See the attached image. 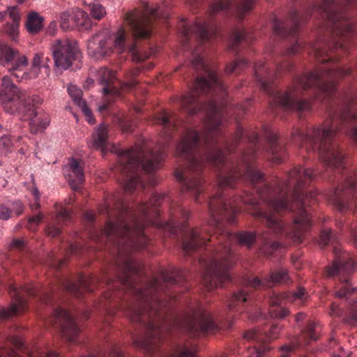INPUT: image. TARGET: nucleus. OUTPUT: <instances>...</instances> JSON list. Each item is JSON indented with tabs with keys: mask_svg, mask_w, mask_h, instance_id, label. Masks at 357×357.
I'll return each mask as SVG.
<instances>
[{
	"mask_svg": "<svg viewBox=\"0 0 357 357\" xmlns=\"http://www.w3.org/2000/svg\"><path fill=\"white\" fill-rule=\"evenodd\" d=\"M336 241V237L332 234L330 229H323L320 235V244L326 246L330 242Z\"/></svg>",
	"mask_w": 357,
	"mask_h": 357,
	"instance_id": "42",
	"label": "nucleus"
},
{
	"mask_svg": "<svg viewBox=\"0 0 357 357\" xmlns=\"http://www.w3.org/2000/svg\"><path fill=\"white\" fill-rule=\"evenodd\" d=\"M69 17H70L69 12H63V13H61L60 20H61V26L63 27H64L65 24L68 23Z\"/></svg>",
	"mask_w": 357,
	"mask_h": 357,
	"instance_id": "58",
	"label": "nucleus"
},
{
	"mask_svg": "<svg viewBox=\"0 0 357 357\" xmlns=\"http://www.w3.org/2000/svg\"><path fill=\"white\" fill-rule=\"evenodd\" d=\"M45 59L44 54L41 52H38L35 54L33 62H32V73L30 75H26L25 73L21 72L26 68L28 63L27 58L24 56H20L17 58V60L13 65L11 70L13 71L12 74L17 78L23 79L24 77L34 78L36 77L40 67L43 66V59ZM45 59H47L45 57Z\"/></svg>",
	"mask_w": 357,
	"mask_h": 357,
	"instance_id": "19",
	"label": "nucleus"
},
{
	"mask_svg": "<svg viewBox=\"0 0 357 357\" xmlns=\"http://www.w3.org/2000/svg\"><path fill=\"white\" fill-rule=\"evenodd\" d=\"M43 220V215L42 214L39 213L36 215H33L29 219V229L34 230L33 227L38 225Z\"/></svg>",
	"mask_w": 357,
	"mask_h": 357,
	"instance_id": "47",
	"label": "nucleus"
},
{
	"mask_svg": "<svg viewBox=\"0 0 357 357\" xmlns=\"http://www.w3.org/2000/svg\"><path fill=\"white\" fill-rule=\"evenodd\" d=\"M10 341L17 348H21L23 346L22 340L18 337H12Z\"/></svg>",
	"mask_w": 357,
	"mask_h": 357,
	"instance_id": "61",
	"label": "nucleus"
},
{
	"mask_svg": "<svg viewBox=\"0 0 357 357\" xmlns=\"http://www.w3.org/2000/svg\"><path fill=\"white\" fill-rule=\"evenodd\" d=\"M251 291L246 289H238L234 292L232 296L228 301V306L230 310L250 301Z\"/></svg>",
	"mask_w": 357,
	"mask_h": 357,
	"instance_id": "28",
	"label": "nucleus"
},
{
	"mask_svg": "<svg viewBox=\"0 0 357 357\" xmlns=\"http://www.w3.org/2000/svg\"><path fill=\"white\" fill-rule=\"evenodd\" d=\"M317 327L318 324L317 323L314 321L310 322L306 329L303 331L301 335L296 337L294 341H292L289 345H284L280 348V351L285 352L280 357H290L288 354L289 351L308 344L309 342L306 340L305 335L309 336L310 340H316L317 335L314 333V331Z\"/></svg>",
	"mask_w": 357,
	"mask_h": 357,
	"instance_id": "23",
	"label": "nucleus"
},
{
	"mask_svg": "<svg viewBox=\"0 0 357 357\" xmlns=\"http://www.w3.org/2000/svg\"><path fill=\"white\" fill-rule=\"evenodd\" d=\"M255 344L249 348L248 357H265L266 352L271 349L269 345H265L258 342H253Z\"/></svg>",
	"mask_w": 357,
	"mask_h": 357,
	"instance_id": "32",
	"label": "nucleus"
},
{
	"mask_svg": "<svg viewBox=\"0 0 357 357\" xmlns=\"http://www.w3.org/2000/svg\"><path fill=\"white\" fill-rule=\"evenodd\" d=\"M251 100L248 99L245 102L237 105L235 107V111L238 112L244 113L247 109L248 107L250 105Z\"/></svg>",
	"mask_w": 357,
	"mask_h": 357,
	"instance_id": "54",
	"label": "nucleus"
},
{
	"mask_svg": "<svg viewBox=\"0 0 357 357\" xmlns=\"http://www.w3.org/2000/svg\"><path fill=\"white\" fill-rule=\"evenodd\" d=\"M351 235L353 244L357 248V227L355 226L351 228Z\"/></svg>",
	"mask_w": 357,
	"mask_h": 357,
	"instance_id": "59",
	"label": "nucleus"
},
{
	"mask_svg": "<svg viewBox=\"0 0 357 357\" xmlns=\"http://www.w3.org/2000/svg\"><path fill=\"white\" fill-rule=\"evenodd\" d=\"M9 293L12 297V302L8 307L1 309L0 312H17L21 310L25 309L26 302L24 295L34 296L37 295L38 291L33 286H26L18 289L12 284L9 287Z\"/></svg>",
	"mask_w": 357,
	"mask_h": 357,
	"instance_id": "18",
	"label": "nucleus"
},
{
	"mask_svg": "<svg viewBox=\"0 0 357 357\" xmlns=\"http://www.w3.org/2000/svg\"><path fill=\"white\" fill-rule=\"evenodd\" d=\"M10 209L2 204L0 205V220H8L10 218Z\"/></svg>",
	"mask_w": 357,
	"mask_h": 357,
	"instance_id": "52",
	"label": "nucleus"
},
{
	"mask_svg": "<svg viewBox=\"0 0 357 357\" xmlns=\"http://www.w3.org/2000/svg\"><path fill=\"white\" fill-rule=\"evenodd\" d=\"M11 211H13L17 216L20 215L24 211V206L22 203L19 201H14L10 203Z\"/></svg>",
	"mask_w": 357,
	"mask_h": 357,
	"instance_id": "44",
	"label": "nucleus"
},
{
	"mask_svg": "<svg viewBox=\"0 0 357 357\" xmlns=\"http://www.w3.org/2000/svg\"><path fill=\"white\" fill-rule=\"evenodd\" d=\"M308 297L307 291L303 287H299L294 292L273 294L270 298V303L273 306H280L287 301L296 305H302L307 300Z\"/></svg>",
	"mask_w": 357,
	"mask_h": 357,
	"instance_id": "22",
	"label": "nucleus"
},
{
	"mask_svg": "<svg viewBox=\"0 0 357 357\" xmlns=\"http://www.w3.org/2000/svg\"><path fill=\"white\" fill-rule=\"evenodd\" d=\"M61 232L60 227L55 225H48L47 228V233L52 237H56L59 235Z\"/></svg>",
	"mask_w": 357,
	"mask_h": 357,
	"instance_id": "53",
	"label": "nucleus"
},
{
	"mask_svg": "<svg viewBox=\"0 0 357 357\" xmlns=\"http://www.w3.org/2000/svg\"><path fill=\"white\" fill-rule=\"evenodd\" d=\"M200 0H186V3L190 6H194L199 3Z\"/></svg>",
	"mask_w": 357,
	"mask_h": 357,
	"instance_id": "63",
	"label": "nucleus"
},
{
	"mask_svg": "<svg viewBox=\"0 0 357 357\" xmlns=\"http://www.w3.org/2000/svg\"><path fill=\"white\" fill-rule=\"evenodd\" d=\"M62 287L65 290L76 296H79L82 290L91 291V288L88 284V280L83 275H80L77 282H72L67 279L63 280Z\"/></svg>",
	"mask_w": 357,
	"mask_h": 357,
	"instance_id": "26",
	"label": "nucleus"
},
{
	"mask_svg": "<svg viewBox=\"0 0 357 357\" xmlns=\"http://www.w3.org/2000/svg\"><path fill=\"white\" fill-rule=\"evenodd\" d=\"M220 328L207 314H193L181 320L173 321L158 319L149 322L145 336L135 339L133 344L138 349L151 352L160 343L167 331L178 328L185 330L193 335H200L213 333Z\"/></svg>",
	"mask_w": 357,
	"mask_h": 357,
	"instance_id": "8",
	"label": "nucleus"
},
{
	"mask_svg": "<svg viewBox=\"0 0 357 357\" xmlns=\"http://www.w3.org/2000/svg\"><path fill=\"white\" fill-rule=\"evenodd\" d=\"M216 33L217 28L210 20L197 21L190 25L183 23L181 28L183 45L188 48L191 38H195L199 43L209 40Z\"/></svg>",
	"mask_w": 357,
	"mask_h": 357,
	"instance_id": "14",
	"label": "nucleus"
},
{
	"mask_svg": "<svg viewBox=\"0 0 357 357\" xmlns=\"http://www.w3.org/2000/svg\"><path fill=\"white\" fill-rule=\"evenodd\" d=\"M68 92L70 96L73 100L75 104L79 107L84 105L86 102L82 99V91L75 85L70 84L68 87Z\"/></svg>",
	"mask_w": 357,
	"mask_h": 357,
	"instance_id": "34",
	"label": "nucleus"
},
{
	"mask_svg": "<svg viewBox=\"0 0 357 357\" xmlns=\"http://www.w3.org/2000/svg\"><path fill=\"white\" fill-rule=\"evenodd\" d=\"M8 15H9L10 17L13 20V22H18L20 19L19 10L17 6H10L8 8Z\"/></svg>",
	"mask_w": 357,
	"mask_h": 357,
	"instance_id": "45",
	"label": "nucleus"
},
{
	"mask_svg": "<svg viewBox=\"0 0 357 357\" xmlns=\"http://www.w3.org/2000/svg\"><path fill=\"white\" fill-rule=\"evenodd\" d=\"M279 331L280 328L277 325L272 326L269 333L267 334H262L255 330H250L244 334L243 338L249 342H258L259 343L268 345L267 342L278 337Z\"/></svg>",
	"mask_w": 357,
	"mask_h": 357,
	"instance_id": "25",
	"label": "nucleus"
},
{
	"mask_svg": "<svg viewBox=\"0 0 357 357\" xmlns=\"http://www.w3.org/2000/svg\"><path fill=\"white\" fill-rule=\"evenodd\" d=\"M109 137L108 126L100 123L93 134L92 147L101 149L105 146Z\"/></svg>",
	"mask_w": 357,
	"mask_h": 357,
	"instance_id": "27",
	"label": "nucleus"
},
{
	"mask_svg": "<svg viewBox=\"0 0 357 357\" xmlns=\"http://www.w3.org/2000/svg\"><path fill=\"white\" fill-rule=\"evenodd\" d=\"M137 46L135 43L130 44L128 47V52L132 54V59L135 61L140 62L144 59L138 54L137 51L136 50Z\"/></svg>",
	"mask_w": 357,
	"mask_h": 357,
	"instance_id": "50",
	"label": "nucleus"
},
{
	"mask_svg": "<svg viewBox=\"0 0 357 357\" xmlns=\"http://www.w3.org/2000/svg\"><path fill=\"white\" fill-rule=\"evenodd\" d=\"M113 122L121 128L123 132H131L132 123L129 119L123 118L121 115L116 114L113 118Z\"/></svg>",
	"mask_w": 357,
	"mask_h": 357,
	"instance_id": "35",
	"label": "nucleus"
},
{
	"mask_svg": "<svg viewBox=\"0 0 357 357\" xmlns=\"http://www.w3.org/2000/svg\"><path fill=\"white\" fill-rule=\"evenodd\" d=\"M348 317L345 319L348 324L352 326H357V314H348Z\"/></svg>",
	"mask_w": 357,
	"mask_h": 357,
	"instance_id": "57",
	"label": "nucleus"
},
{
	"mask_svg": "<svg viewBox=\"0 0 357 357\" xmlns=\"http://www.w3.org/2000/svg\"><path fill=\"white\" fill-rule=\"evenodd\" d=\"M57 29L56 22L52 21L50 22V25L47 29V33L51 36H54L56 33Z\"/></svg>",
	"mask_w": 357,
	"mask_h": 357,
	"instance_id": "56",
	"label": "nucleus"
},
{
	"mask_svg": "<svg viewBox=\"0 0 357 357\" xmlns=\"http://www.w3.org/2000/svg\"><path fill=\"white\" fill-rule=\"evenodd\" d=\"M248 66V61L243 59L241 60L235 61L232 62L231 63H230L229 65H228L226 67L225 70L227 74H230L235 71L241 70L243 68L247 67Z\"/></svg>",
	"mask_w": 357,
	"mask_h": 357,
	"instance_id": "39",
	"label": "nucleus"
},
{
	"mask_svg": "<svg viewBox=\"0 0 357 357\" xmlns=\"http://www.w3.org/2000/svg\"><path fill=\"white\" fill-rule=\"evenodd\" d=\"M255 75L261 88L268 93L275 75L266 67L264 63L259 61L255 65Z\"/></svg>",
	"mask_w": 357,
	"mask_h": 357,
	"instance_id": "24",
	"label": "nucleus"
},
{
	"mask_svg": "<svg viewBox=\"0 0 357 357\" xmlns=\"http://www.w3.org/2000/svg\"><path fill=\"white\" fill-rule=\"evenodd\" d=\"M31 194L34 198V203L30 204V207L32 210L38 209L40 206L39 200H40V193L37 188H33L31 190Z\"/></svg>",
	"mask_w": 357,
	"mask_h": 357,
	"instance_id": "51",
	"label": "nucleus"
},
{
	"mask_svg": "<svg viewBox=\"0 0 357 357\" xmlns=\"http://www.w3.org/2000/svg\"><path fill=\"white\" fill-rule=\"evenodd\" d=\"M90 7V13L91 16L96 20H100L106 15L105 8L98 1L91 3Z\"/></svg>",
	"mask_w": 357,
	"mask_h": 357,
	"instance_id": "37",
	"label": "nucleus"
},
{
	"mask_svg": "<svg viewBox=\"0 0 357 357\" xmlns=\"http://www.w3.org/2000/svg\"><path fill=\"white\" fill-rule=\"evenodd\" d=\"M166 199H169L167 195L155 193L148 203L138 206L135 213L121 204L122 214L118 220L116 222H107L100 234L93 236L96 241L111 243L116 248L120 256L126 257L123 265L119 268L117 280L134 294L139 305L150 310L169 306V301L162 299V293L165 299H174L175 296L171 291H167V289L170 286L181 282L186 276L184 271L171 267L160 270L158 276L146 284H141L137 264L130 257L132 250L146 247L149 238L144 232L146 225L155 226L170 235L176 234L179 231L185 229V226L176 221V213L186 219L190 212L179 205L171 206V219L169 221L162 222L159 219L158 206Z\"/></svg>",
	"mask_w": 357,
	"mask_h": 357,
	"instance_id": "2",
	"label": "nucleus"
},
{
	"mask_svg": "<svg viewBox=\"0 0 357 357\" xmlns=\"http://www.w3.org/2000/svg\"><path fill=\"white\" fill-rule=\"evenodd\" d=\"M226 100H181L182 109L193 115L203 110L206 113V130L200 135L196 130L188 128L176 146V153L185 160L186 167L178 169L175 176L181 185V192L192 195L199 202V195L204 192L202 172L204 164L209 162L222 166L218 176V190L208 202L210 220L202 229H190L185 236L182 248L190 253L212 241H218L206 262L203 283L208 289L222 287L230 280L229 270L235 263L231 243L236 241L241 245L251 248L256 240L252 231L234 234L227 231L222 225V217L231 213L229 221L234 222L238 208L228 201L222 192L224 187H234L243 177L252 184L262 182L264 174L255 169L253 161L259 149V137L252 132L245 134L238 126L234 142L229 143L220 126L226 120Z\"/></svg>",
	"mask_w": 357,
	"mask_h": 357,
	"instance_id": "1",
	"label": "nucleus"
},
{
	"mask_svg": "<svg viewBox=\"0 0 357 357\" xmlns=\"http://www.w3.org/2000/svg\"><path fill=\"white\" fill-rule=\"evenodd\" d=\"M357 142V91L347 92L342 105L337 111L330 112L329 117L307 133L298 129L292 132V140L307 151H317L320 160L327 168L342 174L344 181L328 195L329 202L339 211H353L357 207V173L346 170L344 155L335 142L342 130Z\"/></svg>",
	"mask_w": 357,
	"mask_h": 357,
	"instance_id": "5",
	"label": "nucleus"
},
{
	"mask_svg": "<svg viewBox=\"0 0 357 357\" xmlns=\"http://www.w3.org/2000/svg\"><path fill=\"white\" fill-rule=\"evenodd\" d=\"M79 108L82 109L84 114L85 115L86 121L90 124H94L96 122V120L93 118V116L92 115V112H91V109L88 107L86 103L84 105L80 107Z\"/></svg>",
	"mask_w": 357,
	"mask_h": 357,
	"instance_id": "48",
	"label": "nucleus"
},
{
	"mask_svg": "<svg viewBox=\"0 0 357 357\" xmlns=\"http://www.w3.org/2000/svg\"><path fill=\"white\" fill-rule=\"evenodd\" d=\"M317 176L312 169L294 167L283 179L277 178L262 188L255 186V195L244 192L234 200L252 206L251 214L266 224L267 231L261 235L260 248L263 254L271 256L282 248L280 243L271 240V233L275 237L285 236L295 243L303 241L304 233L312 225L307 205L317 196L316 192L305 195L304 189Z\"/></svg>",
	"mask_w": 357,
	"mask_h": 357,
	"instance_id": "3",
	"label": "nucleus"
},
{
	"mask_svg": "<svg viewBox=\"0 0 357 357\" xmlns=\"http://www.w3.org/2000/svg\"><path fill=\"white\" fill-rule=\"evenodd\" d=\"M24 245V241L22 239H13L10 244V247L12 248H17L21 249L23 248Z\"/></svg>",
	"mask_w": 357,
	"mask_h": 357,
	"instance_id": "55",
	"label": "nucleus"
},
{
	"mask_svg": "<svg viewBox=\"0 0 357 357\" xmlns=\"http://www.w3.org/2000/svg\"><path fill=\"white\" fill-rule=\"evenodd\" d=\"M50 50L54 66L61 71L69 68L73 62L78 60L81 55L77 43L67 38L55 40Z\"/></svg>",
	"mask_w": 357,
	"mask_h": 357,
	"instance_id": "13",
	"label": "nucleus"
},
{
	"mask_svg": "<svg viewBox=\"0 0 357 357\" xmlns=\"http://www.w3.org/2000/svg\"><path fill=\"white\" fill-rule=\"evenodd\" d=\"M54 324L60 328L61 335L70 342H74L80 332L79 324L72 314H55Z\"/></svg>",
	"mask_w": 357,
	"mask_h": 357,
	"instance_id": "17",
	"label": "nucleus"
},
{
	"mask_svg": "<svg viewBox=\"0 0 357 357\" xmlns=\"http://www.w3.org/2000/svg\"><path fill=\"white\" fill-rule=\"evenodd\" d=\"M17 50L10 47L4 43L0 42V63L2 64L7 63L18 55Z\"/></svg>",
	"mask_w": 357,
	"mask_h": 357,
	"instance_id": "30",
	"label": "nucleus"
},
{
	"mask_svg": "<svg viewBox=\"0 0 357 357\" xmlns=\"http://www.w3.org/2000/svg\"><path fill=\"white\" fill-rule=\"evenodd\" d=\"M126 31L120 27L115 35L98 33L91 37L87 43V52L90 56L100 59L107 55L114 48L119 53L126 50Z\"/></svg>",
	"mask_w": 357,
	"mask_h": 357,
	"instance_id": "10",
	"label": "nucleus"
},
{
	"mask_svg": "<svg viewBox=\"0 0 357 357\" xmlns=\"http://www.w3.org/2000/svg\"><path fill=\"white\" fill-rule=\"evenodd\" d=\"M155 123L162 126L157 149L151 150L146 144H142L136 145L130 149L120 151L119 162L123 172H133L141 169L149 173L159 167L166 155L165 146L172 140L176 125L169 114L165 112L156 116Z\"/></svg>",
	"mask_w": 357,
	"mask_h": 357,
	"instance_id": "6",
	"label": "nucleus"
},
{
	"mask_svg": "<svg viewBox=\"0 0 357 357\" xmlns=\"http://www.w3.org/2000/svg\"><path fill=\"white\" fill-rule=\"evenodd\" d=\"M166 12L160 11V7L150 8L147 3L144 5V11H130L127 13L125 20L129 25L135 38H147L151 33L153 19L167 18Z\"/></svg>",
	"mask_w": 357,
	"mask_h": 357,
	"instance_id": "11",
	"label": "nucleus"
},
{
	"mask_svg": "<svg viewBox=\"0 0 357 357\" xmlns=\"http://www.w3.org/2000/svg\"><path fill=\"white\" fill-rule=\"evenodd\" d=\"M197 354V347L192 346L190 347H184L178 349L171 357H195Z\"/></svg>",
	"mask_w": 357,
	"mask_h": 357,
	"instance_id": "40",
	"label": "nucleus"
},
{
	"mask_svg": "<svg viewBox=\"0 0 357 357\" xmlns=\"http://www.w3.org/2000/svg\"><path fill=\"white\" fill-rule=\"evenodd\" d=\"M256 0H218L210 6L209 15L218 13H235L238 17L243 18L254 6Z\"/></svg>",
	"mask_w": 357,
	"mask_h": 357,
	"instance_id": "16",
	"label": "nucleus"
},
{
	"mask_svg": "<svg viewBox=\"0 0 357 357\" xmlns=\"http://www.w3.org/2000/svg\"><path fill=\"white\" fill-rule=\"evenodd\" d=\"M13 140L7 135L0 137V152L1 154H7L11 151L13 146Z\"/></svg>",
	"mask_w": 357,
	"mask_h": 357,
	"instance_id": "41",
	"label": "nucleus"
},
{
	"mask_svg": "<svg viewBox=\"0 0 357 357\" xmlns=\"http://www.w3.org/2000/svg\"><path fill=\"white\" fill-rule=\"evenodd\" d=\"M252 39L250 34L245 30L238 31L235 29L230 36L231 48L234 50L243 41L248 43Z\"/></svg>",
	"mask_w": 357,
	"mask_h": 357,
	"instance_id": "31",
	"label": "nucleus"
},
{
	"mask_svg": "<svg viewBox=\"0 0 357 357\" xmlns=\"http://www.w3.org/2000/svg\"><path fill=\"white\" fill-rule=\"evenodd\" d=\"M0 357H3L1 353H0ZM4 357H19V356L15 351H10V352H8L5 355Z\"/></svg>",
	"mask_w": 357,
	"mask_h": 357,
	"instance_id": "64",
	"label": "nucleus"
},
{
	"mask_svg": "<svg viewBox=\"0 0 357 357\" xmlns=\"http://www.w3.org/2000/svg\"><path fill=\"white\" fill-rule=\"evenodd\" d=\"M188 312H206L202 304L199 301H194L190 304Z\"/></svg>",
	"mask_w": 357,
	"mask_h": 357,
	"instance_id": "49",
	"label": "nucleus"
},
{
	"mask_svg": "<svg viewBox=\"0 0 357 357\" xmlns=\"http://www.w3.org/2000/svg\"><path fill=\"white\" fill-rule=\"evenodd\" d=\"M43 102L39 96H29L26 90L15 86L8 76L2 78L0 102L3 109L10 114L17 113L23 121H29L30 131L33 134L43 132L50 123V116L46 114L37 118L34 106Z\"/></svg>",
	"mask_w": 357,
	"mask_h": 357,
	"instance_id": "7",
	"label": "nucleus"
},
{
	"mask_svg": "<svg viewBox=\"0 0 357 357\" xmlns=\"http://www.w3.org/2000/svg\"><path fill=\"white\" fill-rule=\"evenodd\" d=\"M70 218V211L66 208H62L56 215V221L58 222H66L69 220Z\"/></svg>",
	"mask_w": 357,
	"mask_h": 357,
	"instance_id": "46",
	"label": "nucleus"
},
{
	"mask_svg": "<svg viewBox=\"0 0 357 357\" xmlns=\"http://www.w3.org/2000/svg\"><path fill=\"white\" fill-rule=\"evenodd\" d=\"M292 68V65L289 63H285L284 64H280L277 66V73H280L284 68L287 70H290Z\"/></svg>",
	"mask_w": 357,
	"mask_h": 357,
	"instance_id": "60",
	"label": "nucleus"
},
{
	"mask_svg": "<svg viewBox=\"0 0 357 357\" xmlns=\"http://www.w3.org/2000/svg\"><path fill=\"white\" fill-rule=\"evenodd\" d=\"M43 18L36 12H31L26 22L27 31L31 33H38L43 27Z\"/></svg>",
	"mask_w": 357,
	"mask_h": 357,
	"instance_id": "29",
	"label": "nucleus"
},
{
	"mask_svg": "<svg viewBox=\"0 0 357 357\" xmlns=\"http://www.w3.org/2000/svg\"><path fill=\"white\" fill-rule=\"evenodd\" d=\"M97 79L99 84L103 86L102 93L107 96L103 102L98 106V111L103 114L110 110L111 105L120 93L118 88L114 85L116 80L115 72L107 68H101L97 73Z\"/></svg>",
	"mask_w": 357,
	"mask_h": 357,
	"instance_id": "15",
	"label": "nucleus"
},
{
	"mask_svg": "<svg viewBox=\"0 0 357 357\" xmlns=\"http://www.w3.org/2000/svg\"><path fill=\"white\" fill-rule=\"evenodd\" d=\"M40 357H58V355L52 351L40 354Z\"/></svg>",
	"mask_w": 357,
	"mask_h": 357,
	"instance_id": "62",
	"label": "nucleus"
},
{
	"mask_svg": "<svg viewBox=\"0 0 357 357\" xmlns=\"http://www.w3.org/2000/svg\"><path fill=\"white\" fill-rule=\"evenodd\" d=\"M355 1L342 0L337 3L334 0H322L321 5L313 6L308 11L310 15L314 13L319 15L327 33L310 47V53L326 66L295 77L288 91L273 97L275 105L285 110H308L311 103L301 98L303 91L314 86L320 92L331 94L336 89V79L352 74L351 69L337 65V56L329 54L328 51L347 52L346 41L357 36V23L354 24L346 12V6Z\"/></svg>",
	"mask_w": 357,
	"mask_h": 357,
	"instance_id": "4",
	"label": "nucleus"
},
{
	"mask_svg": "<svg viewBox=\"0 0 357 357\" xmlns=\"http://www.w3.org/2000/svg\"><path fill=\"white\" fill-rule=\"evenodd\" d=\"M246 287L258 288L260 287L268 286L269 282L268 278L260 280L258 278H248L245 281Z\"/></svg>",
	"mask_w": 357,
	"mask_h": 357,
	"instance_id": "38",
	"label": "nucleus"
},
{
	"mask_svg": "<svg viewBox=\"0 0 357 357\" xmlns=\"http://www.w3.org/2000/svg\"><path fill=\"white\" fill-rule=\"evenodd\" d=\"M19 23L18 22H12L8 23L6 24L4 27L5 32L8 34L13 40H16L17 37L18 36L19 29H18Z\"/></svg>",
	"mask_w": 357,
	"mask_h": 357,
	"instance_id": "43",
	"label": "nucleus"
},
{
	"mask_svg": "<svg viewBox=\"0 0 357 357\" xmlns=\"http://www.w3.org/2000/svg\"><path fill=\"white\" fill-rule=\"evenodd\" d=\"M264 132L268 144V148L266 151L271 156V161L274 163L282 162L286 155L284 146L278 142V135L270 128L268 126L264 127Z\"/></svg>",
	"mask_w": 357,
	"mask_h": 357,
	"instance_id": "21",
	"label": "nucleus"
},
{
	"mask_svg": "<svg viewBox=\"0 0 357 357\" xmlns=\"http://www.w3.org/2000/svg\"><path fill=\"white\" fill-rule=\"evenodd\" d=\"M268 278L269 284L287 283L289 277L285 269L281 268L277 271L273 272Z\"/></svg>",
	"mask_w": 357,
	"mask_h": 357,
	"instance_id": "33",
	"label": "nucleus"
},
{
	"mask_svg": "<svg viewBox=\"0 0 357 357\" xmlns=\"http://www.w3.org/2000/svg\"><path fill=\"white\" fill-rule=\"evenodd\" d=\"M356 266L357 263L354 262L351 255L343 252L327 268V275L329 277H339V283L335 285V297L347 299L351 293L357 291V287L351 288L349 282V276Z\"/></svg>",
	"mask_w": 357,
	"mask_h": 357,
	"instance_id": "9",
	"label": "nucleus"
},
{
	"mask_svg": "<svg viewBox=\"0 0 357 357\" xmlns=\"http://www.w3.org/2000/svg\"><path fill=\"white\" fill-rule=\"evenodd\" d=\"M137 186L144 187V184L141 178L138 175H133L126 181L124 184V190L128 192H131Z\"/></svg>",
	"mask_w": 357,
	"mask_h": 357,
	"instance_id": "36",
	"label": "nucleus"
},
{
	"mask_svg": "<svg viewBox=\"0 0 357 357\" xmlns=\"http://www.w3.org/2000/svg\"><path fill=\"white\" fill-rule=\"evenodd\" d=\"M303 21V18L294 10L289 13V17L285 21H280L276 17L273 18V29L276 36L281 38L292 36L296 39L295 43L286 50L284 54L287 56L296 54L303 47V42L296 37L298 28Z\"/></svg>",
	"mask_w": 357,
	"mask_h": 357,
	"instance_id": "12",
	"label": "nucleus"
},
{
	"mask_svg": "<svg viewBox=\"0 0 357 357\" xmlns=\"http://www.w3.org/2000/svg\"><path fill=\"white\" fill-rule=\"evenodd\" d=\"M62 170L71 188L74 190H77L84 181V167L80 161L72 158Z\"/></svg>",
	"mask_w": 357,
	"mask_h": 357,
	"instance_id": "20",
	"label": "nucleus"
}]
</instances>
